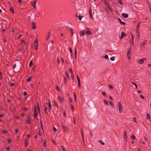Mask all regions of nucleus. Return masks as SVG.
I'll return each instance as SVG.
<instances>
[{"instance_id": "46", "label": "nucleus", "mask_w": 151, "mask_h": 151, "mask_svg": "<svg viewBox=\"0 0 151 151\" xmlns=\"http://www.w3.org/2000/svg\"><path fill=\"white\" fill-rule=\"evenodd\" d=\"M137 38L139 39L140 38V33H137Z\"/></svg>"}, {"instance_id": "21", "label": "nucleus", "mask_w": 151, "mask_h": 151, "mask_svg": "<svg viewBox=\"0 0 151 151\" xmlns=\"http://www.w3.org/2000/svg\"><path fill=\"white\" fill-rule=\"evenodd\" d=\"M48 106L49 108V110L50 111V110L51 109V105L50 102H48Z\"/></svg>"}, {"instance_id": "41", "label": "nucleus", "mask_w": 151, "mask_h": 151, "mask_svg": "<svg viewBox=\"0 0 151 151\" xmlns=\"http://www.w3.org/2000/svg\"><path fill=\"white\" fill-rule=\"evenodd\" d=\"M34 116V117L36 118L37 119H38V118H37V114H35Z\"/></svg>"}, {"instance_id": "59", "label": "nucleus", "mask_w": 151, "mask_h": 151, "mask_svg": "<svg viewBox=\"0 0 151 151\" xmlns=\"http://www.w3.org/2000/svg\"><path fill=\"white\" fill-rule=\"evenodd\" d=\"M54 103L55 105L56 106H58V104H57V103L55 101V100L54 101Z\"/></svg>"}, {"instance_id": "27", "label": "nucleus", "mask_w": 151, "mask_h": 151, "mask_svg": "<svg viewBox=\"0 0 151 151\" xmlns=\"http://www.w3.org/2000/svg\"><path fill=\"white\" fill-rule=\"evenodd\" d=\"M10 11L11 13H14L13 8L12 7H10Z\"/></svg>"}, {"instance_id": "57", "label": "nucleus", "mask_w": 151, "mask_h": 151, "mask_svg": "<svg viewBox=\"0 0 151 151\" xmlns=\"http://www.w3.org/2000/svg\"><path fill=\"white\" fill-rule=\"evenodd\" d=\"M104 58L107 59H109L108 56L107 55H106L104 57Z\"/></svg>"}, {"instance_id": "11", "label": "nucleus", "mask_w": 151, "mask_h": 151, "mask_svg": "<svg viewBox=\"0 0 151 151\" xmlns=\"http://www.w3.org/2000/svg\"><path fill=\"white\" fill-rule=\"evenodd\" d=\"M85 30H82V31H81L79 33V35H80V36H83L85 34Z\"/></svg>"}, {"instance_id": "13", "label": "nucleus", "mask_w": 151, "mask_h": 151, "mask_svg": "<svg viewBox=\"0 0 151 151\" xmlns=\"http://www.w3.org/2000/svg\"><path fill=\"white\" fill-rule=\"evenodd\" d=\"M105 5L106 7H108V9H111V7L110 5H109V4L108 3L106 2L105 3Z\"/></svg>"}, {"instance_id": "10", "label": "nucleus", "mask_w": 151, "mask_h": 151, "mask_svg": "<svg viewBox=\"0 0 151 151\" xmlns=\"http://www.w3.org/2000/svg\"><path fill=\"white\" fill-rule=\"evenodd\" d=\"M62 128H63V130H64V131L65 132H67V131H68V128H66V127H65V126L63 125V124L62 125Z\"/></svg>"}, {"instance_id": "20", "label": "nucleus", "mask_w": 151, "mask_h": 151, "mask_svg": "<svg viewBox=\"0 0 151 151\" xmlns=\"http://www.w3.org/2000/svg\"><path fill=\"white\" fill-rule=\"evenodd\" d=\"M43 146H44L45 148L47 146V145L46 144V141L45 140H43Z\"/></svg>"}, {"instance_id": "12", "label": "nucleus", "mask_w": 151, "mask_h": 151, "mask_svg": "<svg viewBox=\"0 0 151 151\" xmlns=\"http://www.w3.org/2000/svg\"><path fill=\"white\" fill-rule=\"evenodd\" d=\"M118 19L121 24L123 25H125L126 24V23L124 22H122L119 18H118Z\"/></svg>"}, {"instance_id": "39", "label": "nucleus", "mask_w": 151, "mask_h": 151, "mask_svg": "<svg viewBox=\"0 0 151 151\" xmlns=\"http://www.w3.org/2000/svg\"><path fill=\"white\" fill-rule=\"evenodd\" d=\"M69 50L70 51V52L71 54V55H72V49L71 47H69Z\"/></svg>"}, {"instance_id": "34", "label": "nucleus", "mask_w": 151, "mask_h": 151, "mask_svg": "<svg viewBox=\"0 0 151 151\" xmlns=\"http://www.w3.org/2000/svg\"><path fill=\"white\" fill-rule=\"evenodd\" d=\"M68 70L70 72L71 74L73 73L72 69L71 68H69Z\"/></svg>"}, {"instance_id": "51", "label": "nucleus", "mask_w": 151, "mask_h": 151, "mask_svg": "<svg viewBox=\"0 0 151 151\" xmlns=\"http://www.w3.org/2000/svg\"><path fill=\"white\" fill-rule=\"evenodd\" d=\"M35 113H37V108H36V106H35Z\"/></svg>"}, {"instance_id": "31", "label": "nucleus", "mask_w": 151, "mask_h": 151, "mask_svg": "<svg viewBox=\"0 0 151 151\" xmlns=\"http://www.w3.org/2000/svg\"><path fill=\"white\" fill-rule=\"evenodd\" d=\"M61 148L62 149V150H63V151H66L65 150V149L64 146H63V145H61Z\"/></svg>"}, {"instance_id": "33", "label": "nucleus", "mask_w": 151, "mask_h": 151, "mask_svg": "<svg viewBox=\"0 0 151 151\" xmlns=\"http://www.w3.org/2000/svg\"><path fill=\"white\" fill-rule=\"evenodd\" d=\"M75 58H76V56H77V53L76 48H75Z\"/></svg>"}, {"instance_id": "44", "label": "nucleus", "mask_w": 151, "mask_h": 151, "mask_svg": "<svg viewBox=\"0 0 151 151\" xmlns=\"http://www.w3.org/2000/svg\"><path fill=\"white\" fill-rule=\"evenodd\" d=\"M67 82V79L66 77L64 78V83L66 84Z\"/></svg>"}, {"instance_id": "35", "label": "nucleus", "mask_w": 151, "mask_h": 151, "mask_svg": "<svg viewBox=\"0 0 151 151\" xmlns=\"http://www.w3.org/2000/svg\"><path fill=\"white\" fill-rule=\"evenodd\" d=\"M44 111L46 113V111L47 109V108L46 107V106H44Z\"/></svg>"}, {"instance_id": "38", "label": "nucleus", "mask_w": 151, "mask_h": 151, "mask_svg": "<svg viewBox=\"0 0 151 151\" xmlns=\"http://www.w3.org/2000/svg\"><path fill=\"white\" fill-rule=\"evenodd\" d=\"M32 64H33V62L32 61V60H31V61H30V62L29 63V66L30 67H31L32 66Z\"/></svg>"}, {"instance_id": "36", "label": "nucleus", "mask_w": 151, "mask_h": 151, "mask_svg": "<svg viewBox=\"0 0 151 151\" xmlns=\"http://www.w3.org/2000/svg\"><path fill=\"white\" fill-rule=\"evenodd\" d=\"M115 59V57H112L110 58V59L111 61H113Z\"/></svg>"}, {"instance_id": "14", "label": "nucleus", "mask_w": 151, "mask_h": 151, "mask_svg": "<svg viewBox=\"0 0 151 151\" xmlns=\"http://www.w3.org/2000/svg\"><path fill=\"white\" fill-rule=\"evenodd\" d=\"M76 15L77 17L78 18V19L80 20H81L82 18H83V16H80V14L79 15H78V14H76Z\"/></svg>"}, {"instance_id": "48", "label": "nucleus", "mask_w": 151, "mask_h": 151, "mask_svg": "<svg viewBox=\"0 0 151 151\" xmlns=\"http://www.w3.org/2000/svg\"><path fill=\"white\" fill-rule=\"evenodd\" d=\"M2 132L4 134H6L7 132V131L6 130H2Z\"/></svg>"}, {"instance_id": "42", "label": "nucleus", "mask_w": 151, "mask_h": 151, "mask_svg": "<svg viewBox=\"0 0 151 151\" xmlns=\"http://www.w3.org/2000/svg\"><path fill=\"white\" fill-rule=\"evenodd\" d=\"M109 102L111 106H114V104H113V103L111 101H109Z\"/></svg>"}, {"instance_id": "2", "label": "nucleus", "mask_w": 151, "mask_h": 151, "mask_svg": "<svg viewBox=\"0 0 151 151\" xmlns=\"http://www.w3.org/2000/svg\"><path fill=\"white\" fill-rule=\"evenodd\" d=\"M118 106L119 112L122 113L123 111V108L120 102L118 103Z\"/></svg>"}, {"instance_id": "18", "label": "nucleus", "mask_w": 151, "mask_h": 151, "mask_svg": "<svg viewBox=\"0 0 151 151\" xmlns=\"http://www.w3.org/2000/svg\"><path fill=\"white\" fill-rule=\"evenodd\" d=\"M146 42L147 40H144V41L141 42L140 44V45H141L142 46H144L146 44Z\"/></svg>"}, {"instance_id": "64", "label": "nucleus", "mask_w": 151, "mask_h": 151, "mask_svg": "<svg viewBox=\"0 0 151 151\" xmlns=\"http://www.w3.org/2000/svg\"><path fill=\"white\" fill-rule=\"evenodd\" d=\"M18 1L20 4H21L22 3V0H18Z\"/></svg>"}, {"instance_id": "58", "label": "nucleus", "mask_w": 151, "mask_h": 151, "mask_svg": "<svg viewBox=\"0 0 151 151\" xmlns=\"http://www.w3.org/2000/svg\"><path fill=\"white\" fill-rule=\"evenodd\" d=\"M109 86L110 89H113V87L111 85H109Z\"/></svg>"}, {"instance_id": "30", "label": "nucleus", "mask_w": 151, "mask_h": 151, "mask_svg": "<svg viewBox=\"0 0 151 151\" xmlns=\"http://www.w3.org/2000/svg\"><path fill=\"white\" fill-rule=\"evenodd\" d=\"M32 77V76H30L27 79V82H29L31 81Z\"/></svg>"}, {"instance_id": "29", "label": "nucleus", "mask_w": 151, "mask_h": 151, "mask_svg": "<svg viewBox=\"0 0 151 151\" xmlns=\"http://www.w3.org/2000/svg\"><path fill=\"white\" fill-rule=\"evenodd\" d=\"M73 94L74 96V101L75 103L76 102V94L75 93H73Z\"/></svg>"}, {"instance_id": "63", "label": "nucleus", "mask_w": 151, "mask_h": 151, "mask_svg": "<svg viewBox=\"0 0 151 151\" xmlns=\"http://www.w3.org/2000/svg\"><path fill=\"white\" fill-rule=\"evenodd\" d=\"M28 109V108H23V110L24 111H27V110Z\"/></svg>"}, {"instance_id": "25", "label": "nucleus", "mask_w": 151, "mask_h": 151, "mask_svg": "<svg viewBox=\"0 0 151 151\" xmlns=\"http://www.w3.org/2000/svg\"><path fill=\"white\" fill-rule=\"evenodd\" d=\"M121 35H122L123 37L126 36V35L124 32H122L121 33Z\"/></svg>"}, {"instance_id": "8", "label": "nucleus", "mask_w": 151, "mask_h": 151, "mask_svg": "<svg viewBox=\"0 0 151 151\" xmlns=\"http://www.w3.org/2000/svg\"><path fill=\"white\" fill-rule=\"evenodd\" d=\"M36 0H35V1L34 2H32L31 3V5L33 6V8L34 9H36Z\"/></svg>"}, {"instance_id": "15", "label": "nucleus", "mask_w": 151, "mask_h": 151, "mask_svg": "<svg viewBox=\"0 0 151 151\" xmlns=\"http://www.w3.org/2000/svg\"><path fill=\"white\" fill-rule=\"evenodd\" d=\"M32 28L33 29H35L36 28V27L35 26V23L34 22H32Z\"/></svg>"}, {"instance_id": "16", "label": "nucleus", "mask_w": 151, "mask_h": 151, "mask_svg": "<svg viewBox=\"0 0 151 151\" xmlns=\"http://www.w3.org/2000/svg\"><path fill=\"white\" fill-rule=\"evenodd\" d=\"M36 16L37 18L42 17V14L40 12H38L36 14Z\"/></svg>"}, {"instance_id": "6", "label": "nucleus", "mask_w": 151, "mask_h": 151, "mask_svg": "<svg viewBox=\"0 0 151 151\" xmlns=\"http://www.w3.org/2000/svg\"><path fill=\"white\" fill-rule=\"evenodd\" d=\"M89 13L90 16V17L92 19H93V17L92 13V12L91 9V7H90L89 9Z\"/></svg>"}, {"instance_id": "9", "label": "nucleus", "mask_w": 151, "mask_h": 151, "mask_svg": "<svg viewBox=\"0 0 151 151\" xmlns=\"http://www.w3.org/2000/svg\"><path fill=\"white\" fill-rule=\"evenodd\" d=\"M58 98L59 99V101L61 103H62L63 102L64 99L63 97H60V96H58Z\"/></svg>"}, {"instance_id": "3", "label": "nucleus", "mask_w": 151, "mask_h": 151, "mask_svg": "<svg viewBox=\"0 0 151 151\" xmlns=\"http://www.w3.org/2000/svg\"><path fill=\"white\" fill-rule=\"evenodd\" d=\"M130 35L131 37V38L130 40V43L132 45H134V36L132 33H130Z\"/></svg>"}, {"instance_id": "4", "label": "nucleus", "mask_w": 151, "mask_h": 151, "mask_svg": "<svg viewBox=\"0 0 151 151\" xmlns=\"http://www.w3.org/2000/svg\"><path fill=\"white\" fill-rule=\"evenodd\" d=\"M146 60V58H143L140 60H138L137 62L139 64H142L144 63V61Z\"/></svg>"}, {"instance_id": "5", "label": "nucleus", "mask_w": 151, "mask_h": 151, "mask_svg": "<svg viewBox=\"0 0 151 151\" xmlns=\"http://www.w3.org/2000/svg\"><path fill=\"white\" fill-rule=\"evenodd\" d=\"M31 119L32 118L30 116H28L26 120L27 123L29 124H31Z\"/></svg>"}, {"instance_id": "37", "label": "nucleus", "mask_w": 151, "mask_h": 151, "mask_svg": "<svg viewBox=\"0 0 151 151\" xmlns=\"http://www.w3.org/2000/svg\"><path fill=\"white\" fill-rule=\"evenodd\" d=\"M104 103L105 104H106L107 105H108V101L106 100H104Z\"/></svg>"}, {"instance_id": "1", "label": "nucleus", "mask_w": 151, "mask_h": 151, "mask_svg": "<svg viewBox=\"0 0 151 151\" xmlns=\"http://www.w3.org/2000/svg\"><path fill=\"white\" fill-rule=\"evenodd\" d=\"M132 50V48L130 47H129L128 49L127 53V55L128 57V59H130V58L131 56L130 53L131 52Z\"/></svg>"}, {"instance_id": "23", "label": "nucleus", "mask_w": 151, "mask_h": 151, "mask_svg": "<svg viewBox=\"0 0 151 151\" xmlns=\"http://www.w3.org/2000/svg\"><path fill=\"white\" fill-rule=\"evenodd\" d=\"M29 143L28 141L27 140V139H25V147L27 146Z\"/></svg>"}, {"instance_id": "56", "label": "nucleus", "mask_w": 151, "mask_h": 151, "mask_svg": "<svg viewBox=\"0 0 151 151\" xmlns=\"http://www.w3.org/2000/svg\"><path fill=\"white\" fill-rule=\"evenodd\" d=\"M102 94L103 96H106V94L105 92H102Z\"/></svg>"}, {"instance_id": "60", "label": "nucleus", "mask_w": 151, "mask_h": 151, "mask_svg": "<svg viewBox=\"0 0 151 151\" xmlns=\"http://www.w3.org/2000/svg\"><path fill=\"white\" fill-rule=\"evenodd\" d=\"M119 3L120 4H123V3H122V1L121 0H120L119 1Z\"/></svg>"}, {"instance_id": "61", "label": "nucleus", "mask_w": 151, "mask_h": 151, "mask_svg": "<svg viewBox=\"0 0 151 151\" xmlns=\"http://www.w3.org/2000/svg\"><path fill=\"white\" fill-rule=\"evenodd\" d=\"M142 99H144L145 98L142 95H140L139 96Z\"/></svg>"}, {"instance_id": "50", "label": "nucleus", "mask_w": 151, "mask_h": 151, "mask_svg": "<svg viewBox=\"0 0 151 151\" xmlns=\"http://www.w3.org/2000/svg\"><path fill=\"white\" fill-rule=\"evenodd\" d=\"M147 4H148L149 7H151V6L150 5V3L149 2L148 0H147Z\"/></svg>"}, {"instance_id": "22", "label": "nucleus", "mask_w": 151, "mask_h": 151, "mask_svg": "<svg viewBox=\"0 0 151 151\" xmlns=\"http://www.w3.org/2000/svg\"><path fill=\"white\" fill-rule=\"evenodd\" d=\"M86 34H87L88 35H91L92 34V32H91V31L89 30H88L86 32Z\"/></svg>"}, {"instance_id": "17", "label": "nucleus", "mask_w": 151, "mask_h": 151, "mask_svg": "<svg viewBox=\"0 0 151 151\" xmlns=\"http://www.w3.org/2000/svg\"><path fill=\"white\" fill-rule=\"evenodd\" d=\"M122 15L123 17L125 18H127L128 17V15L127 14L124 13H122Z\"/></svg>"}, {"instance_id": "32", "label": "nucleus", "mask_w": 151, "mask_h": 151, "mask_svg": "<svg viewBox=\"0 0 151 151\" xmlns=\"http://www.w3.org/2000/svg\"><path fill=\"white\" fill-rule=\"evenodd\" d=\"M37 109L38 111L39 112V113H40V108L39 106V105H38V104L37 103Z\"/></svg>"}, {"instance_id": "55", "label": "nucleus", "mask_w": 151, "mask_h": 151, "mask_svg": "<svg viewBox=\"0 0 151 151\" xmlns=\"http://www.w3.org/2000/svg\"><path fill=\"white\" fill-rule=\"evenodd\" d=\"M21 43L22 44H25V41H24V40H22L21 41Z\"/></svg>"}, {"instance_id": "53", "label": "nucleus", "mask_w": 151, "mask_h": 151, "mask_svg": "<svg viewBox=\"0 0 151 151\" xmlns=\"http://www.w3.org/2000/svg\"><path fill=\"white\" fill-rule=\"evenodd\" d=\"M73 122L74 124H76V119L75 117H73Z\"/></svg>"}, {"instance_id": "19", "label": "nucleus", "mask_w": 151, "mask_h": 151, "mask_svg": "<svg viewBox=\"0 0 151 151\" xmlns=\"http://www.w3.org/2000/svg\"><path fill=\"white\" fill-rule=\"evenodd\" d=\"M37 40H35V42L34 43V45L35 47H37L38 45Z\"/></svg>"}, {"instance_id": "52", "label": "nucleus", "mask_w": 151, "mask_h": 151, "mask_svg": "<svg viewBox=\"0 0 151 151\" xmlns=\"http://www.w3.org/2000/svg\"><path fill=\"white\" fill-rule=\"evenodd\" d=\"M71 78L74 81V74L73 73L71 74Z\"/></svg>"}, {"instance_id": "54", "label": "nucleus", "mask_w": 151, "mask_h": 151, "mask_svg": "<svg viewBox=\"0 0 151 151\" xmlns=\"http://www.w3.org/2000/svg\"><path fill=\"white\" fill-rule=\"evenodd\" d=\"M140 24H141V23L140 22H139V23H138V24H137V27H139L140 26Z\"/></svg>"}, {"instance_id": "26", "label": "nucleus", "mask_w": 151, "mask_h": 151, "mask_svg": "<svg viewBox=\"0 0 151 151\" xmlns=\"http://www.w3.org/2000/svg\"><path fill=\"white\" fill-rule=\"evenodd\" d=\"M147 119H149L150 121V116L149 114H147Z\"/></svg>"}, {"instance_id": "49", "label": "nucleus", "mask_w": 151, "mask_h": 151, "mask_svg": "<svg viewBox=\"0 0 151 151\" xmlns=\"http://www.w3.org/2000/svg\"><path fill=\"white\" fill-rule=\"evenodd\" d=\"M78 87H79V88H80V85H81V84H80V81H79L78 80Z\"/></svg>"}, {"instance_id": "40", "label": "nucleus", "mask_w": 151, "mask_h": 151, "mask_svg": "<svg viewBox=\"0 0 151 151\" xmlns=\"http://www.w3.org/2000/svg\"><path fill=\"white\" fill-rule=\"evenodd\" d=\"M131 138L132 139H135V136L134 135H132L131 136Z\"/></svg>"}, {"instance_id": "47", "label": "nucleus", "mask_w": 151, "mask_h": 151, "mask_svg": "<svg viewBox=\"0 0 151 151\" xmlns=\"http://www.w3.org/2000/svg\"><path fill=\"white\" fill-rule=\"evenodd\" d=\"M99 142L103 145H104L105 144L103 142L102 140H100L99 141Z\"/></svg>"}, {"instance_id": "24", "label": "nucleus", "mask_w": 151, "mask_h": 151, "mask_svg": "<svg viewBox=\"0 0 151 151\" xmlns=\"http://www.w3.org/2000/svg\"><path fill=\"white\" fill-rule=\"evenodd\" d=\"M56 90L59 92H60V89L59 88V87L57 85H56Z\"/></svg>"}, {"instance_id": "7", "label": "nucleus", "mask_w": 151, "mask_h": 151, "mask_svg": "<svg viewBox=\"0 0 151 151\" xmlns=\"http://www.w3.org/2000/svg\"><path fill=\"white\" fill-rule=\"evenodd\" d=\"M127 133L126 131H125L124 132V140L125 141H126L127 140Z\"/></svg>"}, {"instance_id": "62", "label": "nucleus", "mask_w": 151, "mask_h": 151, "mask_svg": "<svg viewBox=\"0 0 151 151\" xmlns=\"http://www.w3.org/2000/svg\"><path fill=\"white\" fill-rule=\"evenodd\" d=\"M27 92L26 91H25L24 92V93H23V95L24 96H26L27 95Z\"/></svg>"}, {"instance_id": "28", "label": "nucleus", "mask_w": 151, "mask_h": 151, "mask_svg": "<svg viewBox=\"0 0 151 151\" xmlns=\"http://www.w3.org/2000/svg\"><path fill=\"white\" fill-rule=\"evenodd\" d=\"M2 74L1 72L0 71V79L1 80H2L3 78V77L2 76Z\"/></svg>"}, {"instance_id": "45", "label": "nucleus", "mask_w": 151, "mask_h": 151, "mask_svg": "<svg viewBox=\"0 0 151 151\" xmlns=\"http://www.w3.org/2000/svg\"><path fill=\"white\" fill-rule=\"evenodd\" d=\"M65 73L68 78L69 79V75L66 71H65Z\"/></svg>"}, {"instance_id": "43", "label": "nucleus", "mask_w": 151, "mask_h": 151, "mask_svg": "<svg viewBox=\"0 0 151 151\" xmlns=\"http://www.w3.org/2000/svg\"><path fill=\"white\" fill-rule=\"evenodd\" d=\"M132 84H134V85L135 86V88H138V87H137V85H136V83H133V82H132Z\"/></svg>"}]
</instances>
